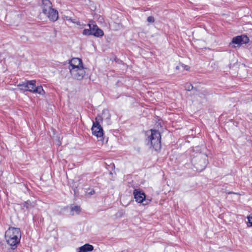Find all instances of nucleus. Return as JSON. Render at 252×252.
Here are the masks:
<instances>
[{"instance_id": "1", "label": "nucleus", "mask_w": 252, "mask_h": 252, "mask_svg": "<svg viewBox=\"0 0 252 252\" xmlns=\"http://www.w3.org/2000/svg\"><path fill=\"white\" fill-rule=\"evenodd\" d=\"M21 233L20 228L10 227L5 233V238L8 244L15 249L20 243Z\"/></svg>"}, {"instance_id": "2", "label": "nucleus", "mask_w": 252, "mask_h": 252, "mask_svg": "<svg viewBox=\"0 0 252 252\" xmlns=\"http://www.w3.org/2000/svg\"><path fill=\"white\" fill-rule=\"evenodd\" d=\"M151 133L148 137L147 145H150L155 151H158L161 149V136L160 132L157 130L151 129Z\"/></svg>"}, {"instance_id": "7", "label": "nucleus", "mask_w": 252, "mask_h": 252, "mask_svg": "<svg viewBox=\"0 0 252 252\" xmlns=\"http://www.w3.org/2000/svg\"><path fill=\"white\" fill-rule=\"evenodd\" d=\"M69 70L75 69L80 66H83L82 61L81 59L74 58H72L69 62Z\"/></svg>"}, {"instance_id": "23", "label": "nucleus", "mask_w": 252, "mask_h": 252, "mask_svg": "<svg viewBox=\"0 0 252 252\" xmlns=\"http://www.w3.org/2000/svg\"><path fill=\"white\" fill-rule=\"evenodd\" d=\"M89 195H93L95 193V191L94 189H92L90 192H87Z\"/></svg>"}, {"instance_id": "9", "label": "nucleus", "mask_w": 252, "mask_h": 252, "mask_svg": "<svg viewBox=\"0 0 252 252\" xmlns=\"http://www.w3.org/2000/svg\"><path fill=\"white\" fill-rule=\"evenodd\" d=\"M48 18L52 21L55 22L57 21L58 19V12L55 9L51 8L49 10L47 13H45Z\"/></svg>"}, {"instance_id": "14", "label": "nucleus", "mask_w": 252, "mask_h": 252, "mask_svg": "<svg viewBox=\"0 0 252 252\" xmlns=\"http://www.w3.org/2000/svg\"><path fill=\"white\" fill-rule=\"evenodd\" d=\"M33 93H38L40 94H43L44 93V91L41 86H36L34 91Z\"/></svg>"}, {"instance_id": "17", "label": "nucleus", "mask_w": 252, "mask_h": 252, "mask_svg": "<svg viewBox=\"0 0 252 252\" xmlns=\"http://www.w3.org/2000/svg\"><path fill=\"white\" fill-rule=\"evenodd\" d=\"M33 205H32V203L29 200H28L27 201H25L23 203V207H25L26 209H29L30 208L33 207Z\"/></svg>"}, {"instance_id": "5", "label": "nucleus", "mask_w": 252, "mask_h": 252, "mask_svg": "<svg viewBox=\"0 0 252 252\" xmlns=\"http://www.w3.org/2000/svg\"><path fill=\"white\" fill-rule=\"evenodd\" d=\"M69 72L71 76L77 80H81L86 73L84 66H80L75 69H70Z\"/></svg>"}, {"instance_id": "21", "label": "nucleus", "mask_w": 252, "mask_h": 252, "mask_svg": "<svg viewBox=\"0 0 252 252\" xmlns=\"http://www.w3.org/2000/svg\"><path fill=\"white\" fill-rule=\"evenodd\" d=\"M147 21L149 23H154L155 22V18L153 16H149L147 18Z\"/></svg>"}, {"instance_id": "11", "label": "nucleus", "mask_w": 252, "mask_h": 252, "mask_svg": "<svg viewBox=\"0 0 252 252\" xmlns=\"http://www.w3.org/2000/svg\"><path fill=\"white\" fill-rule=\"evenodd\" d=\"M94 250L93 245L89 244H86L78 248L77 252H88L92 251Z\"/></svg>"}, {"instance_id": "18", "label": "nucleus", "mask_w": 252, "mask_h": 252, "mask_svg": "<svg viewBox=\"0 0 252 252\" xmlns=\"http://www.w3.org/2000/svg\"><path fill=\"white\" fill-rule=\"evenodd\" d=\"M242 37V44H247L249 42V37L245 35H241Z\"/></svg>"}, {"instance_id": "3", "label": "nucleus", "mask_w": 252, "mask_h": 252, "mask_svg": "<svg viewBox=\"0 0 252 252\" xmlns=\"http://www.w3.org/2000/svg\"><path fill=\"white\" fill-rule=\"evenodd\" d=\"M88 29H84L82 34L84 35H94L95 37H102L104 35L103 31L99 29L96 24H87Z\"/></svg>"}, {"instance_id": "27", "label": "nucleus", "mask_w": 252, "mask_h": 252, "mask_svg": "<svg viewBox=\"0 0 252 252\" xmlns=\"http://www.w3.org/2000/svg\"><path fill=\"white\" fill-rule=\"evenodd\" d=\"M71 22L74 23H76V21H75L74 20H71Z\"/></svg>"}, {"instance_id": "25", "label": "nucleus", "mask_w": 252, "mask_h": 252, "mask_svg": "<svg viewBox=\"0 0 252 252\" xmlns=\"http://www.w3.org/2000/svg\"><path fill=\"white\" fill-rule=\"evenodd\" d=\"M228 193V194H234L235 193L234 192H229Z\"/></svg>"}, {"instance_id": "8", "label": "nucleus", "mask_w": 252, "mask_h": 252, "mask_svg": "<svg viewBox=\"0 0 252 252\" xmlns=\"http://www.w3.org/2000/svg\"><path fill=\"white\" fill-rule=\"evenodd\" d=\"M93 134L97 138L102 137L103 135V129L100 125H96L93 124L92 127Z\"/></svg>"}, {"instance_id": "12", "label": "nucleus", "mask_w": 252, "mask_h": 252, "mask_svg": "<svg viewBox=\"0 0 252 252\" xmlns=\"http://www.w3.org/2000/svg\"><path fill=\"white\" fill-rule=\"evenodd\" d=\"M35 80H31L27 81V91H29L33 93L36 87Z\"/></svg>"}, {"instance_id": "6", "label": "nucleus", "mask_w": 252, "mask_h": 252, "mask_svg": "<svg viewBox=\"0 0 252 252\" xmlns=\"http://www.w3.org/2000/svg\"><path fill=\"white\" fill-rule=\"evenodd\" d=\"M135 201L138 203H143L145 200V193L139 189H135L133 192Z\"/></svg>"}, {"instance_id": "15", "label": "nucleus", "mask_w": 252, "mask_h": 252, "mask_svg": "<svg viewBox=\"0 0 252 252\" xmlns=\"http://www.w3.org/2000/svg\"><path fill=\"white\" fill-rule=\"evenodd\" d=\"M103 118L101 116L97 115L95 119V121L93 122V124L96 125H100V123L102 122Z\"/></svg>"}, {"instance_id": "19", "label": "nucleus", "mask_w": 252, "mask_h": 252, "mask_svg": "<svg viewBox=\"0 0 252 252\" xmlns=\"http://www.w3.org/2000/svg\"><path fill=\"white\" fill-rule=\"evenodd\" d=\"M18 87H20V89L21 90H23V91H26L27 90V82H24L22 84H19L18 85Z\"/></svg>"}, {"instance_id": "10", "label": "nucleus", "mask_w": 252, "mask_h": 252, "mask_svg": "<svg viewBox=\"0 0 252 252\" xmlns=\"http://www.w3.org/2000/svg\"><path fill=\"white\" fill-rule=\"evenodd\" d=\"M41 7L42 9V12L44 14L47 13V12L52 8V4L49 0H42Z\"/></svg>"}, {"instance_id": "24", "label": "nucleus", "mask_w": 252, "mask_h": 252, "mask_svg": "<svg viewBox=\"0 0 252 252\" xmlns=\"http://www.w3.org/2000/svg\"><path fill=\"white\" fill-rule=\"evenodd\" d=\"M76 24L78 25L81 26V23L79 21H76Z\"/></svg>"}, {"instance_id": "4", "label": "nucleus", "mask_w": 252, "mask_h": 252, "mask_svg": "<svg viewBox=\"0 0 252 252\" xmlns=\"http://www.w3.org/2000/svg\"><path fill=\"white\" fill-rule=\"evenodd\" d=\"M208 161L206 155H201L195 159L194 166L198 171H201L207 166Z\"/></svg>"}, {"instance_id": "16", "label": "nucleus", "mask_w": 252, "mask_h": 252, "mask_svg": "<svg viewBox=\"0 0 252 252\" xmlns=\"http://www.w3.org/2000/svg\"><path fill=\"white\" fill-rule=\"evenodd\" d=\"M80 207L79 206H74L71 208V212H72V215H74L73 212H75L76 214H78L80 212Z\"/></svg>"}, {"instance_id": "22", "label": "nucleus", "mask_w": 252, "mask_h": 252, "mask_svg": "<svg viewBox=\"0 0 252 252\" xmlns=\"http://www.w3.org/2000/svg\"><path fill=\"white\" fill-rule=\"evenodd\" d=\"M248 225L252 226V217H248Z\"/></svg>"}, {"instance_id": "13", "label": "nucleus", "mask_w": 252, "mask_h": 252, "mask_svg": "<svg viewBox=\"0 0 252 252\" xmlns=\"http://www.w3.org/2000/svg\"><path fill=\"white\" fill-rule=\"evenodd\" d=\"M232 42L237 45H242V37L241 35L234 37L232 39Z\"/></svg>"}, {"instance_id": "26", "label": "nucleus", "mask_w": 252, "mask_h": 252, "mask_svg": "<svg viewBox=\"0 0 252 252\" xmlns=\"http://www.w3.org/2000/svg\"><path fill=\"white\" fill-rule=\"evenodd\" d=\"M71 22L74 23H76V21H75L74 20H71Z\"/></svg>"}, {"instance_id": "20", "label": "nucleus", "mask_w": 252, "mask_h": 252, "mask_svg": "<svg viewBox=\"0 0 252 252\" xmlns=\"http://www.w3.org/2000/svg\"><path fill=\"white\" fill-rule=\"evenodd\" d=\"M185 88L186 90H187L188 91H190L193 90L194 88H193V86L190 83H187L185 85Z\"/></svg>"}, {"instance_id": "28", "label": "nucleus", "mask_w": 252, "mask_h": 252, "mask_svg": "<svg viewBox=\"0 0 252 252\" xmlns=\"http://www.w3.org/2000/svg\"><path fill=\"white\" fill-rule=\"evenodd\" d=\"M176 69H179V66H177L176 67Z\"/></svg>"}, {"instance_id": "29", "label": "nucleus", "mask_w": 252, "mask_h": 252, "mask_svg": "<svg viewBox=\"0 0 252 252\" xmlns=\"http://www.w3.org/2000/svg\"><path fill=\"white\" fill-rule=\"evenodd\" d=\"M148 204V203H147V202H146V203H143V205H146V204Z\"/></svg>"}]
</instances>
